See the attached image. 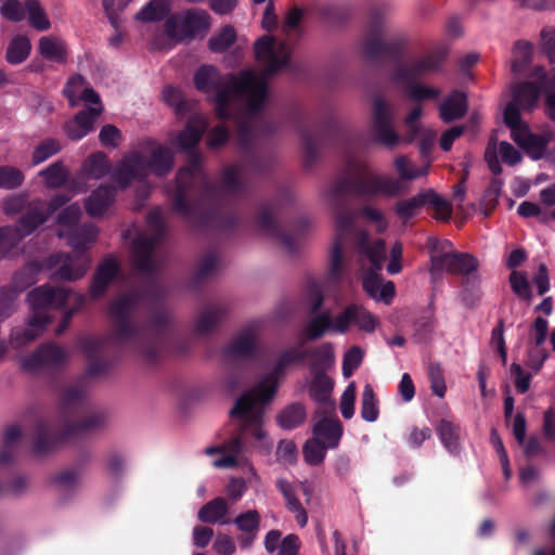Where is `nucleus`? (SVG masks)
<instances>
[{"label": "nucleus", "instance_id": "6ab92c4d", "mask_svg": "<svg viewBox=\"0 0 555 555\" xmlns=\"http://www.w3.org/2000/svg\"><path fill=\"white\" fill-rule=\"evenodd\" d=\"M69 294V291L65 287L42 285L29 292L27 300L33 309V314L42 313L48 315L46 310L65 307L68 301Z\"/></svg>", "mask_w": 555, "mask_h": 555}, {"label": "nucleus", "instance_id": "7c9ffc66", "mask_svg": "<svg viewBox=\"0 0 555 555\" xmlns=\"http://www.w3.org/2000/svg\"><path fill=\"white\" fill-rule=\"evenodd\" d=\"M468 109L467 95L459 90H454L440 104L439 116L443 122L450 124L463 118Z\"/></svg>", "mask_w": 555, "mask_h": 555}, {"label": "nucleus", "instance_id": "774afa93", "mask_svg": "<svg viewBox=\"0 0 555 555\" xmlns=\"http://www.w3.org/2000/svg\"><path fill=\"white\" fill-rule=\"evenodd\" d=\"M541 85L545 94V112L548 118L555 121V75L542 76Z\"/></svg>", "mask_w": 555, "mask_h": 555}, {"label": "nucleus", "instance_id": "cd10ccee", "mask_svg": "<svg viewBox=\"0 0 555 555\" xmlns=\"http://www.w3.org/2000/svg\"><path fill=\"white\" fill-rule=\"evenodd\" d=\"M217 189H219L218 185ZM220 191L231 197H241L246 194L247 183L242 178V169L238 166L229 165L223 168L220 176V190H218L216 197L209 202L216 201Z\"/></svg>", "mask_w": 555, "mask_h": 555}, {"label": "nucleus", "instance_id": "f03ea898", "mask_svg": "<svg viewBox=\"0 0 555 555\" xmlns=\"http://www.w3.org/2000/svg\"><path fill=\"white\" fill-rule=\"evenodd\" d=\"M108 315L113 331L108 337L79 339V347L89 360L91 377L108 372L111 360L101 357L111 344H129L149 363H155L166 341L175 335L171 317L163 305L157 287L132 291L112 300Z\"/></svg>", "mask_w": 555, "mask_h": 555}, {"label": "nucleus", "instance_id": "9d476101", "mask_svg": "<svg viewBox=\"0 0 555 555\" xmlns=\"http://www.w3.org/2000/svg\"><path fill=\"white\" fill-rule=\"evenodd\" d=\"M392 121L393 116L387 102L382 98H376L374 100L372 121L373 143L387 149H393L401 140L410 144L424 132L420 125L406 126V132L401 138L393 129Z\"/></svg>", "mask_w": 555, "mask_h": 555}, {"label": "nucleus", "instance_id": "ea45409f", "mask_svg": "<svg viewBox=\"0 0 555 555\" xmlns=\"http://www.w3.org/2000/svg\"><path fill=\"white\" fill-rule=\"evenodd\" d=\"M541 88L534 82L524 81L515 86L512 101L517 103L522 109L530 111L539 100Z\"/></svg>", "mask_w": 555, "mask_h": 555}, {"label": "nucleus", "instance_id": "49530a36", "mask_svg": "<svg viewBox=\"0 0 555 555\" xmlns=\"http://www.w3.org/2000/svg\"><path fill=\"white\" fill-rule=\"evenodd\" d=\"M31 43L25 36H15L9 43L5 53V60L12 65L23 63L29 55Z\"/></svg>", "mask_w": 555, "mask_h": 555}, {"label": "nucleus", "instance_id": "69168bd1", "mask_svg": "<svg viewBox=\"0 0 555 555\" xmlns=\"http://www.w3.org/2000/svg\"><path fill=\"white\" fill-rule=\"evenodd\" d=\"M164 101L175 108L177 114H183L189 109L188 102L180 88L173 86H166L163 90Z\"/></svg>", "mask_w": 555, "mask_h": 555}, {"label": "nucleus", "instance_id": "bf43d9fd", "mask_svg": "<svg viewBox=\"0 0 555 555\" xmlns=\"http://www.w3.org/2000/svg\"><path fill=\"white\" fill-rule=\"evenodd\" d=\"M43 179L48 188L56 189L67 180V171L62 162H55L44 168L39 173Z\"/></svg>", "mask_w": 555, "mask_h": 555}, {"label": "nucleus", "instance_id": "39448f33", "mask_svg": "<svg viewBox=\"0 0 555 555\" xmlns=\"http://www.w3.org/2000/svg\"><path fill=\"white\" fill-rule=\"evenodd\" d=\"M185 153L186 164L179 168L175 179L172 210L192 225H204L208 215L204 212L202 204L216 197L217 184L205 171L202 154L195 150Z\"/></svg>", "mask_w": 555, "mask_h": 555}, {"label": "nucleus", "instance_id": "c85d7f7f", "mask_svg": "<svg viewBox=\"0 0 555 555\" xmlns=\"http://www.w3.org/2000/svg\"><path fill=\"white\" fill-rule=\"evenodd\" d=\"M312 380L308 391L310 398L317 403L334 410L335 402L332 400L334 380L326 373H311Z\"/></svg>", "mask_w": 555, "mask_h": 555}, {"label": "nucleus", "instance_id": "1a4fd4ad", "mask_svg": "<svg viewBox=\"0 0 555 555\" xmlns=\"http://www.w3.org/2000/svg\"><path fill=\"white\" fill-rule=\"evenodd\" d=\"M146 223L152 235H141L133 240L132 258L137 271L151 275L154 274L157 269L154 260L155 248L166 234V223L159 207H155L149 211Z\"/></svg>", "mask_w": 555, "mask_h": 555}, {"label": "nucleus", "instance_id": "ddd939ff", "mask_svg": "<svg viewBox=\"0 0 555 555\" xmlns=\"http://www.w3.org/2000/svg\"><path fill=\"white\" fill-rule=\"evenodd\" d=\"M447 54L448 51L446 48H439L422 57L400 63L395 68V79L403 83H410L422 77L430 75L439 70L447 57Z\"/></svg>", "mask_w": 555, "mask_h": 555}, {"label": "nucleus", "instance_id": "4c0bfd02", "mask_svg": "<svg viewBox=\"0 0 555 555\" xmlns=\"http://www.w3.org/2000/svg\"><path fill=\"white\" fill-rule=\"evenodd\" d=\"M276 488L283 494L286 507L295 513V518L300 527H305L308 521V515L306 509L304 508L300 500L298 499L295 488L292 483H289L285 479H279L276 481Z\"/></svg>", "mask_w": 555, "mask_h": 555}, {"label": "nucleus", "instance_id": "a19ab883", "mask_svg": "<svg viewBox=\"0 0 555 555\" xmlns=\"http://www.w3.org/2000/svg\"><path fill=\"white\" fill-rule=\"evenodd\" d=\"M204 127L195 119H190L176 139V144L184 152L194 151L202 140Z\"/></svg>", "mask_w": 555, "mask_h": 555}, {"label": "nucleus", "instance_id": "c756f323", "mask_svg": "<svg viewBox=\"0 0 555 555\" xmlns=\"http://www.w3.org/2000/svg\"><path fill=\"white\" fill-rule=\"evenodd\" d=\"M305 359L310 360L311 373H326L335 364V352L332 343H323L317 347L304 350Z\"/></svg>", "mask_w": 555, "mask_h": 555}, {"label": "nucleus", "instance_id": "a18cd8bd", "mask_svg": "<svg viewBox=\"0 0 555 555\" xmlns=\"http://www.w3.org/2000/svg\"><path fill=\"white\" fill-rule=\"evenodd\" d=\"M426 191L421 192L408 199L399 201L395 205L396 215L403 221L406 222L414 218L420 209L426 205Z\"/></svg>", "mask_w": 555, "mask_h": 555}, {"label": "nucleus", "instance_id": "2eb2a0df", "mask_svg": "<svg viewBox=\"0 0 555 555\" xmlns=\"http://www.w3.org/2000/svg\"><path fill=\"white\" fill-rule=\"evenodd\" d=\"M351 325L361 332L372 334L379 325V319L363 305L350 304L335 317V333L345 334Z\"/></svg>", "mask_w": 555, "mask_h": 555}, {"label": "nucleus", "instance_id": "c9c22d12", "mask_svg": "<svg viewBox=\"0 0 555 555\" xmlns=\"http://www.w3.org/2000/svg\"><path fill=\"white\" fill-rule=\"evenodd\" d=\"M172 9V0H150L135 15L141 23H155L167 20Z\"/></svg>", "mask_w": 555, "mask_h": 555}, {"label": "nucleus", "instance_id": "20e7f679", "mask_svg": "<svg viewBox=\"0 0 555 555\" xmlns=\"http://www.w3.org/2000/svg\"><path fill=\"white\" fill-rule=\"evenodd\" d=\"M60 410L63 424L46 418H38L35 423L31 452L37 456L48 455L57 450L72 438L90 434L104 423L102 413L88 412L86 391L80 385H72L63 390Z\"/></svg>", "mask_w": 555, "mask_h": 555}, {"label": "nucleus", "instance_id": "37998d69", "mask_svg": "<svg viewBox=\"0 0 555 555\" xmlns=\"http://www.w3.org/2000/svg\"><path fill=\"white\" fill-rule=\"evenodd\" d=\"M511 70L515 75H522L532 60L533 46L529 41L517 40L513 47Z\"/></svg>", "mask_w": 555, "mask_h": 555}, {"label": "nucleus", "instance_id": "473e14b6", "mask_svg": "<svg viewBox=\"0 0 555 555\" xmlns=\"http://www.w3.org/2000/svg\"><path fill=\"white\" fill-rule=\"evenodd\" d=\"M315 438L323 439L326 447L334 449L343 435L341 423L338 418H321L313 427Z\"/></svg>", "mask_w": 555, "mask_h": 555}, {"label": "nucleus", "instance_id": "680f3d73", "mask_svg": "<svg viewBox=\"0 0 555 555\" xmlns=\"http://www.w3.org/2000/svg\"><path fill=\"white\" fill-rule=\"evenodd\" d=\"M25 180V176L16 167L0 166V189L15 190L20 188Z\"/></svg>", "mask_w": 555, "mask_h": 555}, {"label": "nucleus", "instance_id": "f704fd0d", "mask_svg": "<svg viewBox=\"0 0 555 555\" xmlns=\"http://www.w3.org/2000/svg\"><path fill=\"white\" fill-rule=\"evenodd\" d=\"M227 310L220 304H210L199 313L195 323V333L197 335L209 334L222 320Z\"/></svg>", "mask_w": 555, "mask_h": 555}, {"label": "nucleus", "instance_id": "f257e3e1", "mask_svg": "<svg viewBox=\"0 0 555 555\" xmlns=\"http://www.w3.org/2000/svg\"><path fill=\"white\" fill-rule=\"evenodd\" d=\"M296 128L299 132L304 164L306 168L312 167L319 159V149L328 144L338 149L346 157L348 173L337 179L330 189L328 201L335 214V237L331 250L330 275L339 279L343 273V251L348 240H352L358 253L365 257L372 268L362 280L364 292L373 299L382 285V276L378 271L383 268L386 255L384 240L377 238L371 242L370 235L364 230H358L354 224L356 216L348 208V196H375L384 195L395 197L404 192V184L390 176L364 175V166L353 156V146L359 138L343 127L337 119H326L315 130H310L304 125L301 117L296 118Z\"/></svg>", "mask_w": 555, "mask_h": 555}, {"label": "nucleus", "instance_id": "bb28decb", "mask_svg": "<svg viewBox=\"0 0 555 555\" xmlns=\"http://www.w3.org/2000/svg\"><path fill=\"white\" fill-rule=\"evenodd\" d=\"M51 322L49 315L42 313L33 314L26 328H14L11 333L10 344L13 348H21L34 341Z\"/></svg>", "mask_w": 555, "mask_h": 555}, {"label": "nucleus", "instance_id": "338daca9", "mask_svg": "<svg viewBox=\"0 0 555 555\" xmlns=\"http://www.w3.org/2000/svg\"><path fill=\"white\" fill-rule=\"evenodd\" d=\"M547 144L546 138L534 133H529L521 142V146L533 159H540L544 155Z\"/></svg>", "mask_w": 555, "mask_h": 555}, {"label": "nucleus", "instance_id": "09e8293b", "mask_svg": "<svg viewBox=\"0 0 555 555\" xmlns=\"http://www.w3.org/2000/svg\"><path fill=\"white\" fill-rule=\"evenodd\" d=\"M48 219V215L38 207H29L24 212L18 221L16 228H20L23 236L31 234L39 225L43 224Z\"/></svg>", "mask_w": 555, "mask_h": 555}, {"label": "nucleus", "instance_id": "9b49d317", "mask_svg": "<svg viewBox=\"0 0 555 555\" xmlns=\"http://www.w3.org/2000/svg\"><path fill=\"white\" fill-rule=\"evenodd\" d=\"M304 360L305 353L300 345L282 351L275 362L272 372H270L254 388L244 392L250 393L253 399V409H262L264 412V405L270 403L273 399L279 387V380L284 375L286 369L289 365L301 362Z\"/></svg>", "mask_w": 555, "mask_h": 555}, {"label": "nucleus", "instance_id": "72a5a7b5", "mask_svg": "<svg viewBox=\"0 0 555 555\" xmlns=\"http://www.w3.org/2000/svg\"><path fill=\"white\" fill-rule=\"evenodd\" d=\"M229 512L228 504L223 498H215L204 504L197 514L198 519L205 524H229L227 518Z\"/></svg>", "mask_w": 555, "mask_h": 555}, {"label": "nucleus", "instance_id": "412c9836", "mask_svg": "<svg viewBox=\"0 0 555 555\" xmlns=\"http://www.w3.org/2000/svg\"><path fill=\"white\" fill-rule=\"evenodd\" d=\"M102 113L103 106H89L81 109L64 124L63 130L68 139L79 141L94 130L95 122Z\"/></svg>", "mask_w": 555, "mask_h": 555}, {"label": "nucleus", "instance_id": "f3484780", "mask_svg": "<svg viewBox=\"0 0 555 555\" xmlns=\"http://www.w3.org/2000/svg\"><path fill=\"white\" fill-rule=\"evenodd\" d=\"M66 351L54 341L40 345L31 354L22 361V367L28 372L41 369L59 370L66 363Z\"/></svg>", "mask_w": 555, "mask_h": 555}, {"label": "nucleus", "instance_id": "dca6fc26", "mask_svg": "<svg viewBox=\"0 0 555 555\" xmlns=\"http://www.w3.org/2000/svg\"><path fill=\"white\" fill-rule=\"evenodd\" d=\"M119 190H126L133 181L147 177L146 158L138 151L126 153L111 173Z\"/></svg>", "mask_w": 555, "mask_h": 555}, {"label": "nucleus", "instance_id": "58836bf2", "mask_svg": "<svg viewBox=\"0 0 555 555\" xmlns=\"http://www.w3.org/2000/svg\"><path fill=\"white\" fill-rule=\"evenodd\" d=\"M330 331L335 332V318L328 311H323L308 321L304 332L308 340H317Z\"/></svg>", "mask_w": 555, "mask_h": 555}, {"label": "nucleus", "instance_id": "e433bc0d", "mask_svg": "<svg viewBox=\"0 0 555 555\" xmlns=\"http://www.w3.org/2000/svg\"><path fill=\"white\" fill-rule=\"evenodd\" d=\"M436 431L442 446L449 451V453L452 455H459L461 452L460 425L449 420L442 418L438 423Z\"/></svg>", "mask_w": 555, "mask_h": 555}, {"label": "nucleus", "instance_id": "6e6d98bb", "mask_svg": "<svg viewBox=\"0 0 555 555\" xmlns=\"http://www.w3.org/2000/svg\"><path fill=\"white\" fill-rule=\"evenodd\" d=\"M25 9L28 14L29 25L33 28L39 31L48 30L50 28V21L38 0H27L25 2Z\"/></svg>", "mask_w": 555, "mask_h": 555}, {"label": "nucleus", "instance_id": "5fc2aeb1", "mask_svg": "<svg viewBox=\"0 0 555 555\" xmlns=\"http://www.w3.org/2000/svg\"><path fill=\"white\" fill-rule=\"evenodd\" d=\"M236 41V31L232 25L224 26L208 40V48L214 53L227 51Z\"/></svg>", "mask_w": 555, "mask_h": 555}, {"label": "nucleus", "instance_id": "a878e982", "mask_svg": "<svg viewBox=\"0 0 555 555\" xmlns=\"http://www.w3.org/2000/svg\"><path fill=\"white\" fill-rule=\"evenodd\" d=\"M224 357L228 361L251 360L256 358V336L251 328L241 332L225 348Z\"/></svg>", "mask_w": 555, "mask_h": 555}, {"label": "nucleus", "instance_id": "052dcab7", "mask_svg": "<svg viewBox=\"0 0 555 555\" xmlns=\"http://www.w3.org/2000/svg\"><path fill=\"white\" fill-rule=\"evenodd\" d=\"M511 288L520 299L530 302L532 299V291L527 274L522 271H512L509 274Z\"/></svg>", "mask_w": 555, "mask_h": 555}, {"label": "nucleus", "instance_id": "aec40b11", "mask_svg": "<svg viewBox=\"0 0 555 555\" xmlns=\"http://www.w3.org/2000/svg\"><path fill=\"white\" fill-rule=\"evenodd\" d=\"M478 268V260L467 253H444L431 257L430 273L435 275L441 270H446L451 274H461L470 278V273Z\"/></svg>", "mask_w": 555, "mask_h": 555}, {"label": "nucleus", "instance_id": "864d4df0", "mask_svg": "<svg viewBox=\"0 0 555 555\" xmlns=\"http://www.w3.org/2000/svg\"><path fill=\"white\" fill-rule=\"evenodd\" d=\"M502 188V179L493 178L490 180V183L486 189L480 201L481 211L486 217L490 216L492 211L495 209L499 203V197L501 195Z\"/></svg>", "mask_w": 555, "mask_h": 555}, {"label": "nucleus", "instance_id": "13d9d810", "mask_svg": "<svg viewBox=\"0 0 555 555\" xmlns=\"http://www.w3.org/2000/svg\"><path fill=\"white\" fill-rule=\"evenodd\" d=\"M62 150L61 142L54 138L42 140L34 150L31 156L33 165H39L48 158L56 155Z\"/></svg>", "mask_w": 555, "mask_h": 555}, {"label": "nucleus", "instance_id": "603ef678", "mask_svg": "<svg viewBox=\"0 0 555 555\" xmlns=\"http://www.w3.org/2000/svg\"><path fill=\"white\" fill-rule=\"evenodd\" d=\"M378 399L373 387L366 384L361 397V417L366 422L373 423L378 418Z\"/></svg>", "mask_w": 555, "mask_h": 555}, {"label": "nucleus", "instance_id": "3c124183", "mask_svg": "<svg viewBox=\"0 0 555 555\" xmlns=\"http://www.w3.org/2000/svg\"><path fill=\"white\" fill-rule=\"evenodd\" d=\"M306 418V410L300 403H293L286 406L278 415V424L283 429H294L304 423Z\"/></svg>", "mask_w": 555, "mask_h": 555}, {"label": "nucleus", "instance_id": "0eeeda50", "mask_svg": "<svg viewBox=\"0 0 555 555\" xmlns=\"http://www.w3.org/2000/svg\"><path fill=\"white\" fill-rule=\"evenodd\" d=\"M99 230L94 224L85 223L79 228L69 231L67 235V244L73 248L76 254V259L72 256L57 253L49 256L46 260L48 268H53L60 264L59 269L53 273V276L64 281H76L81 279L89 266V259L86 255L90 245L95 242Z\"/></svg>", "mask_w": 555, "mask_h": 555}, {"label": "nucleus", "instance_id": "7ed1b4c3", "mask_svg": "<svg viewBox=\"0 0 555 555\" xmlns=\"http://www.w3.org/2000/svg\"><path fill=\"white\" fill-rule=\"evenodd\" d=\"M193 81L196 90L214 92L215 115L220 120L231 118L233 98L245 101L246 113L251 117L263 111L268 98V82L250 68L223 75L214 65H202L196 69Z\"/></svg>", "mask_w": 555, "mask_h": 555}, {"label": "nucleus", "instance_id": "423d86ee", "mask_svg": "<svg viewBox=\"0 0 555 555\" xmlns=\"http://www.w3.org/2000/svg\"><path fill=\"white\" fill-rule=\"evenodd\" d=\"M230 417L236 423V433L220 446H211L205 453L212 455L222 453V456L215 461L216 467L232 468L237 466L243 457L249 438L261 440L264 437L263 411L253 409L250 393H242L230 410Z\"/></svg>", "mask_w": 555, "mask_h": 555}, {"label": "nucleus", "instance_id": "2f4dec72", "mask_svg": "<svg viewBox=\"0 0 555 555\" xmlns=\"http://www.w3.org/2000/svg\"><path fill=\"white\" fill-rule=\"evenodd\" d=\"M175 157L172 151L164 145H157L151 151L146 159V171L151 170L156 177L167 176L173 168Z\"/></svg>", "mask_w": 555, "mask_h": 555}, {"label": "nucleus", "instance_id": "de8ad7c7", "mask_svg": "<svg viewBox=\"0 0 555 555\" xmlns=\"http://www.w3.org/2000/svg\"><path fill=\"white\" fill-rule=\"evenodd\" d=\"M86 173L93 179H102L111 171V164L104 152L92 153L83 165Z\"/></svg>", "mask_w": 555, "mask_h": 555}, {"label": "nucleus", "instance_id": "8fccbe9b", "mask_svg": "<svg viewBox=\"0 0 555 555\" xmlns=\"http://www.w3.org/2000/svg\"><path fill=\"white\" fill-rule=\"evenodd\" d=\"M41 271V264L30 261L17 271L13 276L14 291L21 293L37 282V275Z\"/></svg>", "mask_w": 555, "mask_h": 555}, {"label": "nucleus", "instance_id": "393cba45", "mask_svg": "<svg viewBox=\"0 0 555 555\" xmlns=\"http://www.w3.org/2000/svg\"><path fill=\"white\" fill-rule=\"evenodd\" d=\"M86 79L79 74L68 79L63 94L68 100L69 106L75 107L80 101L96 104V107L103 106L99 93L93 88L86 87Z\"/></svg>", "mask_w": 555, "mask_h": 555}, {"label": "nucleus", "instance_id": "f8f14e48", "mask_svg": "<svg viewBox=\"0 0 555 555\" xmlns=\"http://www.w3.org/2000/svg\"><path fill=\"white\" fill-rule=\"evenodd\" d=\"M210 27V15L205 10L190 9L184 15H170L164 24L166 35L176 41L193 39L206 34Z\"/></svg>", "mask_w": 555, "mask_h": 555}, {"label": "nucleus", "instance_id": "c03bdc74", "mask_svg": "<svg viewBox=\"0 0 555 555\" xmlns=\"http://www.w3.org/2000/svg\"><path fill=\"white\" fill-rule=\"evenodd\" d=\"M39 53L48 61L64 63L66 61V47L62 40L44 36L39 40Z\"/></svg>", "mask_w": 555, "mask_h": 555}, {"label": "nucleus", "instance_id": "4d7b16f0", "mask_svg": "<svg viewBox=\"0 0 555 555\" xmlns=\"http://www.w3.org/2000/svg\"><path fill=\"white\" fill-rule=\"evenodd\" d=\"M328 447L319 438H312L306 441L302 448L304 459L307 464L317 466L323 463Z\"/></svg>", "mask_w": 555, "mask_h": 555}, {"label": "nucleus", "instance_id": "e2e57ef3", "mask_svg": "<svg viewBox=\"0 0 555 555\" xmlns=\"http://www.w3.org/2000/svg\"><path fill=\"white\" fill-rule=\"evenodd\" d=\"M461 301L467 308H475L480 300L481 293L476 276L465 278L462 283Z\"/></svg>", "mask_w": 555, "mask_h": 555}, {"label": "nucleus", "instance_id": "79ce46f5", "mask_svg": "<svg viewBox=\"0 0 555 555\" xmlns=\"http://www.w3.org/2000/svg\"><path fill=\"white\" fill-rule=\"evenodd\" d=\"M24 238L20 228L4 225L0 228V258H8L18 253V245Z\"/></svg>", "mask_w": 555, "mask_h": 555}, {"label": "nucleus", "instance_id": "4be33fe9", "mask_svg": "<svg viewBox=\"0 0 555 555\" xmlns=\"http://www.w3.org/2000/svg\"><path fill=\"white\" fill-rule=\"evenodd\" d=\"M233 524L236 526L237 530L242 532L236 538L240 547L242 550L250 548L254 545L260 529L261 516L259 512L256 509H248L240 513L234 518Z\"/></svg>", "mask_w": 555, "mask_h": 555}, {"label": "nucleus", "instance_id": "5701e85b", "mask_svg": "<svg viewBox=\"0 0 555 555\" xmlns=\"http://www.w3.org/2000/svg\"><path fill=\"white\" fill-rule=\"evenodd\" d=\"M117 189L111 184H100L85 199V209L91 218L104 216L116 201Z\"/></svg>", "mask_w": 555, "mask_h": 555}, {"label": "nucleus", "instance_id": "a211bd4d", "mask_svg": "<svg viewBox=\"0 0 555 555\" xmlns=\"http://www.w3.org/2000/svg\"><path fill=\"white\" fill-rule=\"evenodd\" d=\"M256 225L260 233L275 240L291 254L297 250L296 238L286 232L275 220L272 208L269 205L260 207L255 218Z\"/></svg>", "mask_w": 555, "mask_h": 555}, {"label": "nucleus", "instance_id": "6e6552de", "mask_svg": "<svg viewBox=\"0 0 555 555\" xmlns=\"http://www.w3.org/2000/svg\"><path fill=\"white\" fill-rule=\"evenodd\" d=\"M385 36L384 18L373 10L360 42L361 52L366 60L372 62L401 60L406 40L401 36L385 40Z\"/></svg>", "mask_w": 555, "mask_h": 555}, {"label": "nucleus", "instance_id": "b1692460", "mask_svg": "<svg viewBox=\"0 0 555 555\" xmlns=\"http://www.w3.org/2000/svg\"><path fill=\"white\" fill-rule=\"evenodd\" d=\"M119 263L114 258H106L100 262L93 273L92 282L90 284V297L96 300L104 296L109 284L119 274Z\"/></svg>", "mask_w": 555, "mask_h": 555}, {"label": "nucleus", "instance_id": "4468645a", "mask_svg": "<svg viewBox=\"0 0 555 555\" xmlns=\"http://www.w3.org/2000/svg\"><path fill=\"white\" fill-rule=\"evenodd\" d=\"M254 50L256 60L264 65L263 74L257 75L266 80L289 64L291 55L286 43H281L278 52L274 48V38L271 36L260 37L255 42Z\"/></svg>", "mask_w": 555, "mask_h": 555}, {"label": "nucleus", "instance_id": "0e129e2a", "mask_svg": "<svg viewBox=\"0 0 555 555\" xmlns=\"http://www.w3.org/2000/svg\"><path fill=\"white\" fill-rule=\"evenodd\" d=\"M426 205L435 209V218L441 221H449L452 214L451 205L431 189L426 190Z\"/></svg>", "mask_w": 555, "mask_h": 555}]
</instances>
